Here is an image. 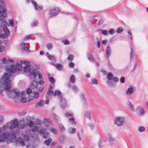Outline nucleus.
Returning a JSON list of instances; mask_svg holds the SVG:
<instances>
[{
  "label": "nucleus",
  "instance_id": "1",
  "mask_svg": "<svg viewBox=\"0 0 148 148\" xmlns=\"http://www.w3.org/2000/svg\"><path fill=\"white\" fill-rule=\"evenodd\" d=\"M22 69V66L18 63H16V66L12 65L9 68H6L7 73H5L0 80V93L1 95L4 90L7 91L10 88V78L11 75L15 73L17 69L21 71Z\"/></svg>",
  "mask_w": 148,
  "mask_h": 148
},
{
  "label": "nucleus",
  "instance_id": "2",
  "mask_svg": "<svg viewBox=\"0 0 148 148\" xmlns=\"http://www.w3.org/2000/svg\"><path fill=\"white\" fill-rule=\"evenodd\" d=\"M18 121L16 119L11 121L5 124L3 127L0 128V142H5L7 140L11 141L16 137V133L14 132H3L2 130H13L18 127Z\"/></svg>",
  "mask_w": 148,
  "mask_h": 148
},
{
  "label": "nucleus",
  "instance_id": "3",
  "mask_svg": "<svg viewBox=\"0 0 148 148\" xmlns=\"http://www.w3.org/2000/svg\"><path fill=\"white\" fill-rule=\"evenodd\" d=\"M53 87L52 85H50L48 88V90L47 92L46 95L47 99L45 101L44 103L45 104H48L49 102V99L51 97L53 94L54 96L57 95L58 98L60 99V105L62 108H64L66 106V101L65 98H63L61 95V92L59 90H56L54 93L52 90Z\"/></svg>",
  "mask_w": 148,
  "mask_h": 148
},
{
  "label": "nucleus",
  "instance_id": "4",
  "mask_svg": "<svg viewBox=\"0 0 148 148\" xmlns=\"http://www.w3.org/2000/svg\"><path fill=\"white\" fill-rule=\"evenodd\" d=\"M24 139L21 137L16 138L14 140V142L17 144L20 145L22 146H24L25 145L26 142L27 143L26 145L27 148H32L31 143L29 141V137L27 134H25L23 136Z\"/></svg>",
  "mask_w": 148,
  "mask_h": 148
},
{
  "label": "nucleus",
  "instance_id": "5",
  "mask_svg": "<svg viewBox=\"0 0 148 148\" xmlns=\"http://www.w3.org/2000/svg\"><path fill=\"white\" fill-rule=\"evenodd\" d=\"M8 95L9 97L14 99L16 102H20V95L19 92L15 89L8 90Z\"/></svg>",
  "mask_w": 148,
  "mask_h": 148
},
{
  "label": "nucleus",
  "instance_id": "6",
  "mask_svg": "<svg viewBox=\"0 0 148 148\" xmlns=\"http://www.w3.org/2000/svg\"><path fill=\"white\" fill-rule=\"evenodd\" d=\"M125 118L122 116H117L114 119V123L119 127L123 126L125 123Z\"/></svg>",
  "mask_w": 148,
  "mask_h": 148
},
{
  "label": "nucleus",
  "instance_id": "7",
  "mask_svg": "<svg viewBox=\"0 0 148 148\" xmlns=\"http://www.w3.org/2000/svg\"><path fill=\"white\" fill-rule=\"evenodd\" d=\"M26 66L24 67L23 70L25 72L28 73L29 72L30 75H32L35 78L36 76V70L35 69H31L30 65L27 64Z\"/></svg>",
  "mask_w": 148,
  "mask_h": 148
},
{
  "label": "nucleus",
  "instance_id": "8",
  "mask_svg": "<svg viewBox=\"0 0 148 148\" xmlns=\"http://www.w3.org/2000/svg\"><path fill=\"white\" fill-rule=\"evenodd\" d=\"M33 94L34 95V96L33 97L29 96L27 100L28 102H29L32 100H34V99H36L39 97V93L38 91H34Z\"/></svg>",
  "mask_w": 148,
  "mask_h": 148
},
{
  "label": "nucleus",
  "instance_id": "9",
  "mask_svg": "<svg viewBox=\"0 0 148 148\" xmlns=\"http://www.w3.org/2000/svg\"><path fill=\"white\" fill-rule=\"evenodd\" d=\"M3 28L5 34H1L0 35V36L3 38H7L8 37L10 34V32L9 30L7 27L5 26H4Z\"/></svg>",
  "mask_w": 148,
  "mask_h": 148
},
{
  "label": "nucleus",
  "instance_id": "10",
  "mask_svg": "<svg viewBox=\"0 0 148 148\" xmlns=\"http://www.w3.org/2000/svg\"><path fill=\"white\" fill-rule=\"evenodd\" d=\"M59 11V9L58 8H56L54 9H51L49 10V15L50 17H52L57 14Z\"/></svg>",
  "mask_w": 148,
  "mask_h": 148
},
{
  "label": "nucleus",
  "instance_id": "11",
  "mask_svg": "<svg viewBox=\"0 0 148 148\" xmlns=\"http://www.w3.org/2000/svg\"><path fill=\"white\" fill-rule=\"evenodd\" d=\"M3 10H0V21L4 19L6 16V8H3Z\"/></svg>",
  "mask_w": 148,
  "mask_h": 148
},
{
  "label": "nucleus",
  "instance_id": "12",
  "mask_svg": "<svg viewBox=\"0 0 148 148\" xmlns=\"http://www.w3.org/2000/svg\"><path fill=\"white\" fill-rule=\"evenodd\" d=\"M134 91V87L133 86H130L127 89L126 94L127 96H130L133 93Z\"/></svg>",
  "mask_w": 148,
  "mask_h": 148
},
{
  "label": "nucleus",
  "instance_id": "13",
  "mask_svg": "<svg viewBox=\"0 0 148 148\" xmlns=\"http://www.w3.org/2000/svg\"><path fill=\"white\" fill-rule=\"evenodd\" d=\"M26 94L25 92H23L21 94V99H20V101L22 103H24L27 101V99L26 100L25 97Z\"/></svg>",
  "mask_w": 148,
  "mask_h": 148
},
{
  "label": "nucleus",
  "instance_id": "14",
  "mask_svg": "<svg viewBox=\"0 0 148 148\" xmlns=\"http://www.w3.org/2000/svg\"><path fill=\"white\" fill-rule=\"evenodd\" d=\"M25 122L23 120H21L19 123H18V126L20 128H23L25 127Z\"/></svg>",
  "mask_w": 148,
  "mask_h": 148
},
{
  "label": "nucleus",
  "instance_id": "15",
  "mask_svg": "<svg viewBox=\"0 0 148 148\" xmlns=\"http://www.w3.org/2000/svg\"><path fill=\"white\" fill-rule=\"evenodd\" d=\"M137 108L140 112V114L141 115H143L145 113V111L143 108L141 106H138Z\"/></svg>",
  "mask_w": 148,
  "mask_h": 148
},
{
  "label": "nucleus",
  "instance_id": "16",
  "mask_svg": "<svg viewBox=\"0 0 148 148\" xmlns=\"http://www.w3.org/2000/svg\"><path fill=\"white\" fill-rule=\"evenodd\" d=\"M1 60L3 63H8L13 62L12 60L9 58H7L5 57L3 58Z\"/></svg>",
  "mask_w": 148,
  "mask_h": 148
},
{
  "label": "nucleus",
  "instance_id": "17",
  "mask_svg": "<svg viewBox=\"0 0 148 148\" xmlns=\"http://www.w3.org/2000/svg\"><path fill=\"white\" fill-rule=\"evenodd\" d=\"M127 105L128 106V107L129 109L132 111H134L135 110V108L134 106L133 105L131 102L129 101H127Z\"/></svg>",
  "mask_w": 148,
  "mask_h": 148
},
{
  "label": "nucleus",
  "instance_id": "18",
  "mask_svg": "<svg viewBox=\"0 0 148 148\" xmlns=\"http://www.w3.org/2000/svg\"><path fill=\"white\" fill-rule=\"evenodd\" d=\"M51 121L50 119H44L43 123L45 124V126L48 127L50 125Z\"/></svg>",
  "mask_w": 148,
  "mask_h": 148
},
{
  "label": "nucleus",
  "instance_id": "19",
  "mask_svg": "<svg viewBox=\"0 0 148 148\" xmlns=\"http://www.w3.org/2000/svg\"><path fill=\"white\" fill-rule=\"evenodd\" d=\"M6 8L5 4L4 3V0H0V10H3V8Z\"/></svg>",
  "mask_w": 148,
  "mask_h": 148
},
{
  "label": "nucleus",
  "instance_id": "20",
  "mask_svg": "<svg viewBox=\"0 0 148 148\" xmlns=\"http://www.w3.org/2000/svg\"><path fill=\"white\" fill-rule=\"evenodd\" d=\"M108 136L109 139V143L110 144H112L114 141L115 139L112 136V134H108Z\"/></svg>",
  "mask_w": 148,
  "mask_h": 148
},
{
  "label": "nucleus",
  "instance_id": "21",
  "mask_svg": "<svg viewBox=\"0 0 148 148\" xmlns=\"http://www.w3.org/2000/svg\"><path fill=\"white\" fill-rule=\"evenodd\" d=\"M37 86V83L36 81L34 80L31 83V87L32 88L34 89L36 88Z\"/></svg>",
  "mask_w": 148,
  "mask_h": 148
},
{
  "label": "nucleus",
  "instance_id": "22",
  "mask_svg": "<svg viewBox=\"0 0 148 148\" xmlns=\"http://www.w3.org/2000/svg\"><path fill=\"white\" fill-rule=\"evenodd\" d=\"M90 112L89 111H86L84 113V116L88 119L90 120H91Z\"/></svg>",
  "mask_w": 148,
  "mask_h": 148
},
{
  "label": "nucleus",
  "instance_id": "23",
  "mask_svg": "<svg viewBox=\"0 0 148 148\" xmlns=\"http://www.w3.org/2000/svg\"><path fill=\"white\" fill-rule=\"evenodd\" d=\"M106 57L108 58L110 55V49L109 46L107 47L106 50Z\"/></svg>",
  "mask_w": 148,
  "mask_h": 148
},
{
  "label": "nucleus",
  "instance_id": "24",
  "mask_svg": "<svg viewBox=\"0 0 148 148\" xmlns=\"http://www.w3.org/2000/svg\"><path fill=\"white\" fill-rule=\"evenodd\" d=\"M44 105V102L42 100H41L38 102L36 103L35 105V106L36 107H42Z\"/></svg>",
  "mask_w": 148,
  "mask_h": 148
},
{
  "label": "nucleus",
  "instance_id": "25",
  "mask_svg": "<svg viewBox=\"0 0 148 148\" xmlns=\"http://www.w3.org/2000/svg\"><path fill=\"white\" fill-rule=\"evenodd\" d=\"M52 140L51 138H49V139L46 140L44 142V144L47 146H49L50 143L52 142Z\"/></svg>",
  "mask_w": 148,
  "mask_h": 148
},
{
  "label": "nucleus",
  "instance_id": "26",
  "mask_svg": "<svg viewBox=\"0 0 148 148\" xmlns=\"http://www.w3.org/2000/svg\"><path fill=\"white\" fill-rule=\"evenodd\" d=\"M76 130V129L75 128L70 127L68 130V132L70 134H74Z\"/></svg>",
  "mask_w": 148,
  "mask_h": 148
},
{
  "label": "nucleus",
  "instance_id": "27",
  "mask_svg": "<svg viewBox=\"0 0 148 148\" xmlns=\"http://www.w3.org/2000/svg\"><path fill=\"white\" fill-rule=\"evenodd\" d=\"M80 97L84 104L86 105L87 102L84 95L83 94H81L80 95Z\"/></svg>",
  "mask_w": 148,
  "mask_h": 148
},
{
  "label": "nucleus",
  "instance_id": "28",
  "mask_svg": "<svg viewBox=\"0 0 148 148\" xmlns=\"http://www.w3.org/2000/svg\"><path fill=\"white\" fill-rule=\"evenodd\" d=\"M65 116L66 117H73V114L70 112H66L65 113Z\"/></svg>",
  "mask_w": 148,
  "mask_h": 148
},
{
  "label": "nucleus",
  "instance_id": "29",
  "mask_svg": "<svg viewBox=\"0 0 148 148\" xmlns=\"http://www.w3.org/2000/svg\"><path fill=\"white\" fill-rule=\"evenodd\" d=\"M70 81L72 84H74L75 82V78L74 75H71L69 79Z\"/></svg>",
  "mask_w": 148,
  "mask_h": 148
},
{
  "label": "nucleus",
  "instance_id": "30",
  "mask_svg": "<svg viewBox=\"0 0 148 148\" xmlns=\"http://www.w3.org/2000/svg\"><path fill=\"white\" fill-rule=\"evenodd\" d=\"M88 59L90 61L92 62H94L95 61V60L94 59L92 55L89 53L87 54Z\"/></svg>",
  "mask_w": 148,
  "mask_h": 148
},
{
  "label": "nucleus",
  "instance_id": "31",
  "mask_svg": "<svg viewBox=\"0 0 148 148\" xmlns=\"http://www.w3.org/2000/svg\"><path fill=\"white\" fill-rule=\"evenodd\" d=\"M71 88L73 91L75 92H77L79 90V89L75 85H73L71 86Z\"/></svg>",
  "mask_w": 148,
  "mask_h": 148
},
{
  "label": "nucleus",
  "instance_id": "32",
  "mask_svg": "<svg viewBox=\"0 0 148 148\" xmlns=\"http://www.w3.org/2000/svg\"><path fill=\"white\" fill-rule=\"evenodd\" d=\"M48 77L49 81L51 82L52 84H53L55 82L53 78V77H50L49 74H48Z\"/></svg>",
  "mask_w": 148,
  "mask_h": 148
},
{
  "label": "nucleus",
  "instance_id": "33",
  "mask_svg": "<svg viewBox=\"0 0 148 148\" xmlns=\"http://www.w3.org/2000/svg\"><path fill=\"white\" fill-rule=\"evenodd\" d=\"M31 2L33 5H34L35 10H38L37 6H38V5L36 2L33 0H32Z\"/></svg>",
  "mask_w": 148,
  "mask_h": 148
},
{
  "label": "nucleus",
  "instance_id": "34",
  "mask_svg": "<svg viewBox=\"0 0 148 148\" xmlns=\"http://www.w3.org/2000/svg\"><path fill=\"white\" fill-rule=\"evenodd\" d=\"M113 76V74L111 72H109L108 74L107 79L108 80L112 79Z\"/></svg>",
  "mask_w": 148,
  "mask_h": 148
},
{
  "label": "nucleus",
  "instance_id": "35",
  "mask_svg": "<svg viewBox=\"0 0 148 148\" xmlns=\"http://www.w3.org/2000/svg\"><path fill=\"white\" fill-rule=\"evenodd\" d=\"M47 56L48 58L51 60H54L55 59V57L53 56H51L50 55L49 53H46Z\"/></svg>",
  "mask_w": 148,
  "mask_h": 148
},
{
  "label": "nucleus",
  "instance_id": "36",
  "mask_svg": "<svg viewBox=\"0 0 148 148\" xmlns=\"http://www.w3.org/2000/svg\"><path fill=\"white\" fill-rule=\"evenodd\" d=\"M6 24V21L5 20H3L0 21V27L5 25Z\"/></svg>",
  "mask_w": 148,
  "mask_h": 148
},
{
  "label": "nucleus",
  "instance_id": "37",
  "mask_svg": "<svg viewBox=\"0 0 148 148\" xmlns=\"http://www.w3.org/2000/svg\"><path fill=\"white\" fill-rule=\"evenodd\" d=\"M90 84H98V81L95 79H92L91 80Z\"/></svg>",
  "mask_w": 148,
  "mask_h": 148
},
{
  "label": "nucleus",
  "instance_id": "38",
  "mask_svg": "<svg viewBox=\"0 0 148 148\" xmlns=\"http://www.w3.org/2000/svg\"><path fill=\"white\" fill-rule=\"evenodd\" d=\"M83 130L82 129L81 131V132L80 133H79V132H78L77 133V135L78 137V138H79V140H81V137L80 136L81 134H83Z\"/></svg>",
  "mask_w": 148,
  "mask_h": 148
},
{
  "label": "nucleus",
  "instance_id": "39",
  "mask_svg": "<svg viewBox=\"0 0 148 148\" xmlns=\"http://www.w3.org/2000/svg\"><path fill=\"white\" fill-rule=\"evenodd\" d=\"M36 75H37V74H38V78L40 80H42L43 79V77H42V75L38 71H37L36 70Z\"/></svg>",
  "mask_w": 148,
  "mask_h": 148
},
{
  "label": "nucleus",
  "instance_id": "40",
  "mask_svg": "<svg viewBox=\"0 0 148 148\" xmlns=\"http://www.w3.org/2000/svg\"><path fill=\"white\" fill-rule=\"evenodd\" d=\"M59 127L61 131H63L65 130V127L62 124H60L59 125Z\"/></svg>",
  "mask_w": 148,
  "mask_h": 148
},
{
  "label": "nucleus",
  "instance_id": "41",
  "mask_svg": "<svg viewBox=\"0 0 148 148\" xmlns=\"http://www.w3.org/2000/svg\"><path fill=\"white\" fill-rule=\"evenodd\" d=\"M49 130L50 131L54 134H57V130L54 128L51 127Z\"/></svg>",
  "mask_w": 148,
  "mask_h": 148
},
{
  "label": "nucleus",
  "instance_id": "42",
  "mask_svg": "<svg viewBox=\"0 0 148 148\" xmlns=\"http://www.w3.org/2000/svg\"><path fill=\"white\" fill-rule=\"evenodd\" d=\"M123 28L121 27H118L116 30V32L118 33H121L123 31Z\"/></svg>",
  "mask_w": 148,
  "mask_h": 148
},
{
  "label": "nucleus",
  "instance_id": "43",
  "mask_svg": "<svg viewBox=\"0 0 148 148\" xmlns=\"http://www.w3.org/2000/svg\"><path fill=\"white\" fill-rule=\"evenodd\" d=\"M38 23V21L36 20H35L32 23V27L36 26L37 25Z\"/></svg>",
  "mask_w": 148,
  "mask_h": 148
},
{
  "label": "nucleus",
  "instance_id": "44",
  "mask_svg": "<svg viewBox=\"0 0 148 148\" xmlns=\"http://www.w3.org/2000/svg\"><path fill=\"white\" fill-rule=\"evenodd\" d=\"M56 66V68L59 70H61V68L62 66L60 64H54Z\"/></svg>",
  "mask_w": 148,
  "mask_h": 148
},
{
  "label": "nucleus",
  "instance_id": "45",
  "mask_svg": "<svg viewBox=\"0 0 148 148\" xmlns=\"http://www.w3.org/2000/svg\"><path fill=\"white\" fill-rule=\"evenodd\" d=\"M88 125L91 130H93L94 129V125L93 123H90Z\"/></svg>",
  "mask_w": 148,
  "mask_h": 148
},
{
  "label": "nucleus",
  "instance_id": "46",
  "mask_svg": "<svg viewBox=\"0 0 148 148\" xmlns=\"http://www.w3.org/2000/svg\"><path fill=\"white\" fill-rule=\"evenodd\" d=\"M47 47L49 50L51 49L52 48V44L50 43L48 44L47 45Z\"/></svg>",
  "mask_w": 148,
  "mask_h": 148
},
{
  "label": "nucleus",
  "instance_id": "47",
  "mask_svg": "<svg viewBox=\"0 0 148 148\" xmlns=\"http://www.w3.org/2000/svg\"><path fill=\"white\" fill-rule=\"evenodd\" d=\"M47 128V127L46 128H42L39 131V132L41 134H43L44 133Z\"/></svg>",
  "mask_w": 148,
  "mask_h": 148
},
{
  "label": "nucleus",
  "instance_id": "48",
  "mask_svg": "<svg viewBox=\"0 0 148 148\" xmlns=\"http://www.w3.org/2000/svg\"><path fill=\"white\" fill-rule=\"evenodd\" d=\"M73 59V56L72 55H70L67 58V59L71 61H72Z\"/></svg>",
  "mask_w": 148,
  "mask_h": 148
},
{
  "label": "nucleus",
  "instance_id": "49",
  "mask_svg": "<svg viewBox=\"0 0 148 148\" xmlns=\"http://www.w3.org/2000/svg\"><path fill=\"white\" fill-rule=\"evenodd\" d=\"M5 49V47L3 46H0V52H3Z\"/></svg>",
  "mask_w": 148,
  "mask_h": 148
},
{
  "label": "nucleus",
  "instance_id": "50",
  "mask_svg": "<svg viewBox=\"0 0 148 148\" xmlns=\"http://www.w3.org/2000/svg\"><path fill=\"white\" fill-rule=\"evenodd\" d=\"M102 33L105 35H107L108 34V32L105 30H102L101 32Z\"/></svg>",
  "mask_w": 148,
  "mask_h": 148
},
{
  "label": "nucleus",
  "instance_id": "51",
  "mask_svg": "<svg viewBox=\"0 0 148 148\" xmlns=\"http://www.w3.org/2000/svg\"><path fill=\"white\" fill-rule=\"evenodd\" d=\"M145 128L143 126H141L139 128L138 130L140 132H142L144 131L145 130Z\"/></svg>",
  "mask_w": 148,
  "mask_h": 148
},
{
  "label": "nucleus",
  "instance_id": "52",
  "mask_svg": "<svg viewBox=\"0 0 148 148\" xmlns=\"http://www.w3.org/2000/svg\"><path fill=\"white\" fill-rule=\"evenodd\" d=\"M44 83V81L42 80H40L38 81L37 82V84L40 85L41 86H42V85Z\"/></svg>",
  "mask_w": 148,
  "mask_h": 148
},
{
  "label": "nucleus",
  "instance_id": "53",
  "mask_svg": "<svg viewBox=\"0 0 148 148\" xmlns=\"http://www.w3.org/2000/svg\"><path fill=\"white\" fill-rule=\"evenodd\" d=\"M9 22L11 26L13 27L14 26V21L12 19L10 20H9Z\"/></svg>",
  "mask_w": 148,
  "mask_h": 148
},
{
  "label": "nucleus",
  "instance_id": "54",
  "mask_svg": "<svg viewBox=\"0 0 148 148\" xmlns=\"http://www.w3.org/2000/svg\"><path fill=\"white\" fill-rule=\"evenodd\" d=\"M27 93L28 94H30L32 92V90L30 88H28L26 90Z\"/></svg>",
  "mask_w": 148,
  "mask_h": 148
},
{
  "label": "nucleus",
  "instance_id": "55",
  "mask_svg": "<svg viewBox=\"0 0 148 148\" xmlns=\"http://www.w3.org/2000/svg\"><path fill=\"white\" fill-rule=\"evenodd\" d=\"M125 78L124 77H122L120 79V81L121 83H123L125 82Z\"/></svg>",
  "mask_w": 148,
  "mask_h": 148
},
{
  "label": "nucleus",
  "instance_id": "56",
  "mask_svg": "<svg viewBox=\"0 0 148 148\" xmlns=\"http://www.w3.org/2000/svg\"><path fill=\"white\" fill-rule=\"evenodd\" d=\"M26 113V111H23L21 112L19 114V115L20 116L24 115Z\"/></svg>",
  "mask_w": 148,
  "mask_h": 148
},
{
  "label": "nucleus",
  "instance_id": "57",
  "mask_svg": "<svg viewBox=\"0 0 148 148\" xmlns=\"http://www.w3.org/2000/svg\"><path fill=\"white\" fill-rule=\"evenodd\" d=\"M62 42L65 45H68L69 43V42L68 40H62Z\"/></svg>",
  "mask_w": 148,
  "mask_h": 148
},
{
  "label": "nucleus",
  "instance_id": "58",
  "mask_svg": "<svg viewBox=\"0 0 148 148\" xmlns=\"http://www.w3.org/2000/svg\"><path fill=\"white\" fill-rule=\"evenodd\" d=\"M49 134L48 133H47L44 134L43 137L45 138H46L49 136Z\"/></svg>",
  "mask_w": 148,
  "mask_h": 148
},
{
  "label": "nucleus",
  "instance_id": "59",
  "mask_svg": "<svg viewBox=\"0 0 148 148\" xmlns=\"http://www.w3.org/2000/svg\"><path fill=\"white\" fill-rule=\"evenodd\" d=\"M38 130V127L37 126H34V128L32 129V131H33V132H36V131H37Z\"/></svg>",
  "mask_w": 148,
  "mask_h": 148
},
{
  "label": "nucleus",
  "instance_id": "60",
  "mask_svg": "<svg viewBox=\"0 0 148 148\" xmlns=\"http://www.w3.org/2000/svg\"><path fill=\"white\" fill-rule=\"evenodd\" d=\"M34 123L32 121H30L29 123V124H28L29 126L30 127H33V126H34Z\"/></svg>",
  "mask_w": 148,
  "mask_h": 148
},
{
  "label": "nucleus",
  "instance_id": "61",
  "mask_svg": "<svg viewBox=\"0 0 148 148\" xmlns=\"http://www.w3.org/2000/svg\"><path fill=\"white\" fill-rule=\"evenodd\" d=\"M31 36H32L31 35H28L24 38V40H26L29 39L30 38H31Z\"/></svg>",
  "mask_w": 148,
  "mask_h": 148
},
{
  "label": "nucleus",
  "instance_id": "62",
  "mask_svg": "<svg viewBox=\"0 0 148 148\" xmlns=\"http://www.w3.org/2000/svg\"><path fill=\"white\" fill-rule=\"evenodd\" d=\"M44 88V86H41L38 88V90L40 92H42Z\"/></svg>",
  "mask_w": 148,
  "mask_h": 148
},
{
  "label": "nucleus",
  "instance_id": "63",
  "mask_svg": "<svg viewBox=\"0 0 148 148\" xmlns=\"http://www.w3.org/2000/svg\"><path fill=\"white\" fill-rule=\"evenodd\" d=\"M114 31L112 29H110L109 31V33L110 34H113L114 33Z\"/></svg>",
  "mask_w": 148,
  "mask_h": 148
},
{
  "label": "nucleus",
  "instance_id": "64",
  "mask_svg": "<svg viewBox=\"0 0 148 148\" xmlns=\"http://www.w3.org/2000/svg\"><path fill=\"white\" fill-rule=\"evenodd\" d=\"M21 64H24L26 65L28 63V62L26 61H20Z\"/></svg>",
  "mask_w": 148,
  "mask_h": 148
}]
</instances>
